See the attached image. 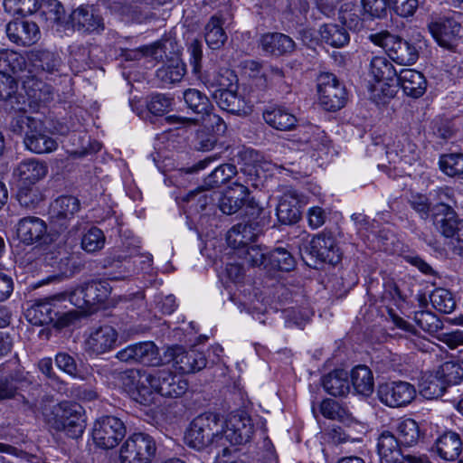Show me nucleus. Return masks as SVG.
<instances>
[{
    "mask_svg": "<svg viewBox=\"0 0 463 463\" xmlns=\"http://www.w3.org/2000/svg\"><path fill=\"white\" fill-rule=\"evenodd\" d=\"M296 267L292 253L285 248L277 247L268 253L266 270L289 272Z\"/></svg>",
    "mask_w": 463,
    "mask_h": 463,
    "instance_id": "32",
    "label": "nucleus"
},
{
    "mask_svg": "<svg viewBox=\"0 0 463 463\" xmlns=\"http://www.w3.org/2000/svg\"><path fill=\"white\" fill-rule=\"evenodd\" d=\"M71 64L78 69H85L89 65L90 50L84 45H71Z\"/></svg>",
    "mask_w": 463,
    "mask_h": 463,
    "instance_id": "64",
    "label": "nucleus"
},
{
    "mask_svg": "<svg viewBox=\"0 0 463 463\" xmlns=\"http://www.w3.org/2000/svg\"><path fill=\"white\" fill-rule=\"evenodd\" d=\"M48 422L56 430L64 431L69 437L78 439L86 426L84 409L76 402H61L52 407Z\"/></svg>",
    "mask_w": 463,
    "mask_h": 463,
    "instance_id": "6",
    "label": "nucleus"
},
{
    "mask_svg": "<svg viewBox=\"0 0 463 463\" xmlns=\"http://www.w3.org/2000/svg\"><path fill=\"white\" fill-rule=\"evenodd\" d=\"M105 236L103 232L97 228L91 227L82 236L81 247L82 249L90 253L98 251L104 247Z\"/></svg>",
    "mask_w": 463,
    "mask_h": 463,
    "instance_id": "53",
    "label": "nucleus"
},
{
    "mask_svg": "<svg viewBox=\"0 0 463 463\" xmlns=\"http://www.w3.org/2000/svg\"><path fill=\"white\" fill-rule=\"evenodd\" d=\"M278 221L284 225L297 223L301 218L300 201L295 192L285 193L277 206Z\"/></svg>",
    "mask_w": 463,
    "mask_h": 463,
    "instance_id": "26",
    "label": "nucleus"
},
{
    "mask_svg": "<svg viewBox=\"0 0 463 463\" xmlns=\"http://www.w3.org/2000/svg\"><path fill=\"white\" fill-rule=\"evenodd\" d=\"M80 210V201L73 196H60L50 206L51 222L56 225L59 232L67 227V222Z\"/></svg>",
    "mask_w": 463,
    "mask_h": 463,
    "instance_id": "20",
    "label": "nucleus"
},
{
    "mask_svg": "<svg viewBox=\"0 0 463 463\" xmlns=\"http://www.w3.org/2000/svg\"><path fill=\"white\" fill-rule=\"evenodd\" d=\"M433 307L444 314H450L456 307V301L450 291L439 288L430 296Z\"/></svg>",
    "mask_w": 463,
    "mask_h": 463,
    "instance_id": "50",
    "label": "nucleus"
},
{
    "mask_svg": "<svg viewBox=\"0 0 463 463\" xmlns=\"http://www.w3.org/2000/svg\"><path fill=\"white\" fill-rule=\"evenodd\" d=\"M240 175L237 168L232 164H222L215 167L214 170L208 175L203 184V189L209 190L220 187L222 184L229 182L233 176Z\"/></svg>",
    "mask_w": 463,
    "mask_h": 463,
    "instance_id": "37",
    "label": "nucleus"
},
{
    "mask_svg": "<svg viewBox=\"0 0 463 463\" xmlns=\"http://www.w3.org/2000/svg\"><path fill=\"white\" fill-rule=\"evenodd\" d=\"M65 298V295H61L37 300L26 310L28 321L35 326L54 323L58 327H64L71 325L77 317L75 312H63L58 306V302Z\"/></svg>",
    "mask_w": 463,
    "mask_h": 463,
    "instance_id": "4",
    "label": "nucleus"
},
{
    "mask_svg": "<svg viewBox=\"0 0 463 463\" xmlns=\"http://www.w3.org/2000/svg\"><path fill=\"white\" fill-rule=\"evenodd\" d=\"M46 234L47 224L39 217H24L16 224V236L25 245L41 242Z\"/></svg>",
    "mask_w": 463,
    "mask_h": 463,
    "instance_id": "21",
    "label": "nucleus"
},
{
    "mask_svg": "<svg viewBox=\"0 0 463 463\" xmlns=\"http://www.w3.org/2000/svg\"><path fill=\"white\" fill-rule=\"evenodd\" d=\"M322 385L332 396L343 397L350 392L349 374L346 371L336 369L323 377Z\"/></svg>",
    "mask_w": 463,
    "mask_h": 463,
    "instance_id": "31",
    "label": "nucleus"
},
{
    "mask_svg": "<svg viewBox=\"0 0 463 463\" xmlns=\"http://www.w3.org/2000/svg\"><path fill=\"white\" fill-rule=\"evenodd\" d=\"M125 435L123 421L114 416H103L97 420L92 431L94 442L104 449L115 448Z\"/></svg>",
    "mask_w": 463,
    "mask_h": 463,
    "instance_id": "10",
    "label": "nucleus"
},
{
    "mask_svg": "<svg viewBox=\"0 0 463 463\" xmlns=\"http://www.w3.org/2000/svg\"><path fill=\"white\" fill-rule=\"evenodd\" d=\"M225 430L222 426V439H226L232 445H241L249 442L253 434V424L250 418L242 414L229 417L225 422Z\"/></svg>",
    "mask_w": 463,
    "mask_h": 463,
    "instance_id": "17",
    "label": "nucleus"
},
{
    "mask_svg": "<svg viewBox=\"0 0 463 463\" xmlns=\"http://www.w3.org/2000/svg\"><path fill=\"white\" fill-rule=\"evenodd\" d=\"M184 99L187 107L196 116H203L212 110V103L209 97L198 89H186L184 92Z\"/></svg>",
    "mask_w": 463,
    "mask_h": 463,
    "instance_id": "43",
    "label": "nucleus"
},
{
    "mask_svg": "<svg viewBox=\"0 0 463 463\" xmlns=\"http://www.w3.org/2000/svg\"><path fill=\"white\" fill-rule=\"evenodd\" d=\"M173 362L182 373H191L206 366L204 354L195 349L184 350L183 346L174 345L165 351V363Z\"/></svg>",
    "mask_w": 463,
    "mask_h": 463,
    "instance_id": "11",
    "label": "nucleus"
},
{
    "mask_svg": "<svg viewBox=\"0 0 463 463\" xmlns=\"http://www.w3.org/2000/svg\"><path fill=\"white\" fill-rule=\"evenodd\" d=\"M321 39L327 44L340 48L347 44L350 41V35L347 30L338 24H327L321 26Z\"/></svg>",
    "mask_w": 463,
    "mask_h": 463,
    "instance_id": "42",
    "label": "nucleus"
},
{
    "mask_svg": "<svg viewBox=\"0 0 463 463\" xmlns=\"http://www.w3.org/2000/svg\"><path fill=\"white\" fill-rule=\"evenodd\" d=\"M370 75L377 83H383V87H391L389 80L396 76L393 66L384 57H373L370 63Z\"/></svg>",
    "mask_w": 463,
    "mask_h": 463,
    "instance_id": "38",
    "label": "nucleus"
},
{
    "mask_svg": "<svg viewBox=\"0 0 463 463\" xmlns=\"http://www.w3.org/2000/svg\"><path fill=\"white\" fill-rule=\"evenodd\" d=\"M445 383L436 374L425 375L420 383V393L428 400L441 397L447 389Z\"/></svg>",
    "mask_w": 463,
    "mask_h": 463,
    "instance_id": "45",
    "label": "nucleus"
},
{
    "mask_svg": "<svg viewBox=\"0 0 463 463\" xmlns=\"http://www.w3.org/2000/svg\"><path fill=\"white\" fill-rule=\"evenodd\" d=\"M435 451L440 458L447 461H456L463 463L459 458L463 452V442L458 433L455 431H446L440 435L435 442Z\"/></svg>",
    "mask_w": 463,
    "mask_h": 463,
    "instance_id": "24",
    "label": "nucleus"
},
{
    "mask_svg": "<svg viewBox=\"0 0 463 463\" xmlns=\"http://www.w3.org/2000/svg\"><path fill=\"white\" fill-rule=\"evenodd\" d=\"M309 130L312 132V137L303 139L304 144L308 145L311 149L316 151L326 149L329 142L326 134L313 125H309Z\"/></svg>",
    "mask_w": 463,
    "mask_h": 463,
    "instance_id": "63",
    "label": "nucleus"
},
{
    "mask_svg": "<svg viewBox=\"0 0 463 463\" xmlns=\"http://www.w3.org/2000/svg\"><path fill=\"white\" fill-rule=\"evenodd\" d=\"M415 151L416 145L413 144L407 136L402 135L396 142H394L393 148L388 147L386 153L388 156L394 154L402 159H407L410 155H413Z\"/></svg>",
    "mask_w": 463,
    "mask_h": 463,
    "instance_id": "59",
    "label": "nucleus"
},
{
    "mask_svg": "<svg viewBox=\"0 0 463 463\" xmlns=\"http://www.w3.org/2000/svg\"><path fill=\"white\" fill-rule=\"evenodd\" d=\"M146 372L138 370H127L119 373V380L126 390L132 393L133 398L142 404L149 402V397L152 394L147 386V383L142 382L143 374Z\"/></svg>",
    "mask_w": 463,
    "mask_h": 463,
    "instance_id": "25",
    "label": "nucleus"
},
{
    "mask_svg": "<svg viewBox=\"0 0 463 463\" xmlns=\"http://www.w3.org/2000/svg\"><path fill=\"white\" fill-rule=\"evenodd\" d=\"M22 87H34L38 84V80L32 75H19L10 73L5 71H0V87L2 85L13 87L14 85Z\"/></svg>",
    "mask_w": 463,
    "mask_h": 463,
    "instance_id": "56",
    "label": "nucleus"
},
{
    "mask_svg": "<svg viewBox=\"0 0 463 463\" xmlns=\"http://www.w3.org/2000/svg\"><path fill=\"white\" fill-rule=\"evenodd\" d=\"M31 59L37 66L49 72L57 70L60 64L58 57L53 52L45 50L33 51Z\"/></svg>",
    "mask_w": 463,
    "mask_h": 463,
    "instance_id": "55",
    "label": "nucleus"
},
{
    "mask_svg": "<svg viewBox=\"0 0 463 463\" xmlns=\"http://www.w3.org/2000/svg\"><path fill=\"white\" fill-rule=\"evenodd\" d=\"M235 250L238 257L243 259L248 265L251 267H263L266 269L268 254L264 252L260 246L246 245Z\"/></svg>",
    "mask_w": 463,
    "mask_h": 463,
    "instance_id": "47",
    "label": "nucleus"
},
{
    "mask_svg": "<svg viewBox=\"0 0 463 463\" xmlns=\"http://www.w3.org/2000/svg\"><path fill=\"white\" fill-rule=\"evenodd\" d=\"M17 200L21 206L35 209L43 202L44 196L35 184H22L17 192Z\"/></svg>",
    "mask_w": 463,
    "mask_h": 463,
    "instance_id": "44",
    "label": "nucleus"
},
{
    "mask_svg": "<svg viewBox=\"0 0 463 463\" xmlns=\"http://www.w3.org/2000/svg\"><path fill=\"white\" fill-rule=\"evenodd\" d=\"M306 250L311 257L323 263L335 265L342 259V252L331 232H323L314 236Z\"/></svg>",
    "mask_w": 463,
    "mask_h": 463,
    "instance_id": "14",
    "label": "nucleus"
},
{
    "mask_svg": "<svg viewBox=\"0 0 463 463\" xmlns=\"http://www.w3.org/2000/svg\"><path fill=\"white\" fill-rule=\"evenodd\" d=\"M165 120L170 125H175L177 128L203 126L206 128H212L215 136L224 133L227 128L222 118L211 111L205 113V115L194 118L171 115L165 118Z\"/></svg>",
    "mask_w": 463,
    "mask_h": 463,
    "instance_id": "19",
    "label": "nucleus"
},
{
    "mask_svg": "<svg viewBox=\"0 0 463 463\" xmlns=\"http://www.w3.org/2000/svg\"><path fill=\"white\" fill-rule=\"evenodd\" d=\"M401 442L397 437L389 430H384L378 438V454L380 463H411L401 450Z\"/></svg>",
    "mask_w": 463,
    "mask_h": 463,
    "instance_id": "23",
    "label": "nucleus"
},
{
    "mask_svg": "<svg viewBox=\"0 0 463 463\" xmlns=\"http://www.w3.org/2000/svg\"><path fill=\"white\" fill-rule=\"evenodd\" d=\"M223 19L220 15H213L204 27V38L207 45L213 50L221 49L227 41V34L222 27Z\"/></svg>",
    "mask_w": 463,
    "mask_h": 463,
    "instance_id": "35",
    "label": "nucleus"
},
{
    "mask_svg": "<svg viewBox=\"0 0 463 463\" xmlns=\"http://www.w3.org/2000/svg\"><path fill=\"white\" fill-rule=\"evenodd\" d=\"M25 68L26 60L21 53L10 49L0 50V71L19 75H31Z\"/></svg>",
    "mask_w": 463,
    "mask_h": 463,
    "instance_id": "36",
    "label": "nucleus"
},
{
    "mask_svg": "<svg viewBox=\"0 0 463 463\" xmlns=\"http://www.w3.org/2000/svg\"><path fill=\"white\" fill-rule=\"evenodd\" d=\"M319 104L325 110L335 111L341 109L346 103V89H318Z\"/></svg>",
    "mask_w": 463,
    "mask_h": 463,
    "instance_id": "39",
    "label": "nucleus"
},
{
    "mask_svg": "<svg viewBox=\"0 0 463 463\" xmlns=\"http://www.w3.org/2000/svg\"><path fill=\"white\" fill-rule=\"evenodd\" d=\"M377 396L381 402L399 408L411 403L416 396L414 386L407 382H390L378 386Z\"/></svg>",
    "mask_w": 463,
    "mask_h": 463,
    "instance_id": "12",
    "label": "nucleus"
},
{
    "mask_svg": "<svg viewBox=\"0 0 463 463\" xmlns=\"http://www.w3.org/2000/svg\"><path fill=\"white\" fill-rule=\"evenodd\" d=\"M437 224L441 234L449 239V248L454 255L463 257V219H460L456 212L448 204L436 205Z\"/></svg>",
    "mask_w": 463,
    "mask_h": 463,
    "instance_id": "7",
    "label": "nucleus"
},
{
    "mask_svg": "<svg viewBox=\"0 0 463 463\" xmlns=\"http://www.w3.org/2000/svg\"><path fill=\"white\" fill-rule=\"evenodd\" d=\"M255 225L241 222L232 226L227 233V242L234 250L249 245V242L257 237Z\"/></svg>",
    "mask_w": 463,
    "mask_h": 463,
    "instance_id": "33",
    "label": "nucleus"
},
{
    "mask_svg": "<svg viewBox=\"0 0 463 463\" xmlns=\"http://www.w3.org/2000/svg\"><path fill=\"white\" fill-rule=\"evenodd\" d=\"M394 13L403 18L411 17L419 7V0H390Z\"/></svg>",
    "mask_w": 463,
    "mask_h": 463,
    "instance_id": "62",
    "label": "nucleus"
},
{
    "mask_svg": "<svg viewBox=\"0 0 463 463\" xmlns=\"http://www.w3.org/2000/svg\"><path fill=\"white\" fill-rule=\"evenodd\" d=\"M260 46L266 53L272 56H282L294 52L296 44L288 35L280 33H270L262 35Z\"/></svg>",
    "mask_w": 463,
    "mask_h": 463,
    "instance_id": "28",
    "label": "nucleus"
},
{
    "mask_svg": "<svg viewBox=\"0 0 463 463\" xmlns=\"http://www.w3.org/2000/svg\"><path fill=\"white\" fill-rule=\"evenodd\" d=\"M397 439L403 446H412L420 439V429L417 422L412 419H404L396 425Z\"/></svg>",
    "mask_w": 463,
    "mask_h": 463,
    "instance_id": "46",
    "label": "nucleus"
},
{
    "mask_svg": "<svg viewBox=\"0 0 463 463\" xmlns=\"http://www.w3.org/2000/svg\"><path fill=\"white\" fill-rule=\"evenodd\" d=\"M339 21L349 30L360 31L364 21L359 15V9L352 4H345L339 11Z\"/></svg>",
    "mask_w": 463,
    "mask_h": 463,
    "instance_id": "52",
    "label": "nucleus"
},
{
    "mask_svg": "<svg viewBox=\"0 0 463 463\" xmlns=\"http://www.w3.org/2000/svg\"><path fill=\"white\" fill-rule=\"evenodd\" d=\"M369 39L382 47L392 61L406 66L414 64L419 59L420 52L427 47V41L420 33L404 40L388 31H383L371 34Z\"/></svg>",
    "mask_w": 463,
    "mask_h": 463,
    "instance_id": "2",
    "label": "nucleus"
},
{
    "mask_svg": "<svg viewBox=\"0 0 463 463\" xmlns=\"http://www.w3.org/2000/svg\"><path fill=\"white\" fill-rule=\"evenodd\" d=\"M118 332L109 325L94 328L86 340V350L94 354H102L114 348Z\"/></svg>",
    "mask_w": 463,
    "mask_h": 463,
    "instance_id": "22",
    "label": "nucleus"
},
{
    "mask_svg": "<svg viewBox=\"0 0 463 463\" xmlns=\"http://www.w3.org/2000/svg\"><path fill=\"white\" fill-rule=\"evenodd\" d=\"M181 47L175 39L165 37L149 44L150 57L156 62H176L181 61Z\"/></svg>",
    "mask_w": 463,
    "mask_h": 463,
    "instance_id": "27",
    "label": "nucleus"
},
{
    "mask_svg": "<svg viewBox=\"0 0 463 463\" xmlns=\"http://www.w3.org/2000/svg\"><path fill=\"white\" fill-rule=\"evenodd\" d=\"M415 323L425 332L432 333L440 326L439 319L430 311H417L414 313Z\"/></svg>",
    "mask_w": 463,
    "mask_h": 463,
    "instance_id": "60",
    "label": "nucleus"
},
{
    "mask_svg": "<svg viewBox=\"0 0 463 463\" xmlns=\"http://www.w3.org/2000/svg\"><path fill=\"white\" fill-rule=\"evenodd\" d=\"M441 171L451 177H461L463 175V154L454 153L443 155L439 158Z\"/></svg>",
    "mask_w": 463,
    "mask_h": 463,
    "instance_id": "51",
    "label": "nucleus"
},
{
    "mask_svg": "<svg viewBox=\"0 0 463 463\" xmlns=\"http://www.w3.org/2000/svg\"><path fill=\"white\" fill-rule=\"evenodd\" d=\"M35 89H0V101L5 109L23 112L13 118L10 131L24 137L25 147L35 154L52 153L58 147L57 141L47 134L44 122L38 118L31 117L24 112L31 107L29 96Z\"/></svg>",
    "mask_w": 463,
    "mask_h": 463,
    "instance_id": "1",
    "label": "nucleus"
},
{
    "mask_svg": "<svg viewBox=\"0 0 463 463\" xmlns=\"http://www.w3.org/2000/svg\"><path fill=\"white\" fill-rule=\"evenodd\" d=\"M222 420L218 414L205 412L197 416L185 433V443L197 450L222 440Z\"/></svg>",
    "mask_w": 463,
    "mask_h": 463,
    "instance_id": "5",
    "label": "nucleus"
},
{
    "mask_svg": "<svg viewBox=\"0 0 463 463\" xmlns=\"http://www.w3.org/2000/svg\"><path fill=\"white\" fill-rule=\"evenodd\" d=\"M263 118L267 124L281 131L291 129L297 123L296 117L281 108L265 111Z\"/></svg>",
    "mask_w": 463,
    "mask_h": 463,
    "instance_id": "41",
    "label": "nucleus"
},
{
    "mask_svg": "<svg viewBox=\"0 0 463 463\" xmlns=\"http://www.w3.org/2000/svg\"><path fill=\"white\" fill-rule=\"evenodd\" d=\"M260 167L256 165L245 164L233 186L220 199V210L228 215L237 213L244 204L249 194V187L258 188L261 181Z\"/></svg>",
    "mask_w": 463,
    "mask_h": 463,
    "instance_id": "3",
    "label": "nucleus"
},
{
    "mask_svg": "<svg viewBox=\"0 0 463 463\" xmlns=\"http://www.w3.org/2000/svg\"><path fill=\"white\" fill-rule=\"evenodd\" d=\"M4 8L13 15H26L38 10V2L37 0H4Z\"/></svg>",
    "mask_w": 463,
    "mask_h": 463,
    "instance_id": "54",
    "label": "nucleus"
},
{
    "mask_svg": "<svg viewBox=\"0 0 463 463\" xmlns=\"http://www.w3.org/2000/svg\"><path fill=\"white\" fill-rule=\"evenodd\" d=\"M155 439L148 434L137 432L130 435L120 448L121 463H151L156 456Z\"/></svg>",
    "mask_w": 463,
    "mask_h": 463,
    "instance_id": "8",
    "label": "nucleus"
},
{
    "mask_svg": "<svg viewBox=\"0 0 463 463\" xmlns=\"http://www.w3.org/2000/svg\"><path fill=\"white\" fill-rule=\"evenodd\" d=\"M428 28L439 46L454 51L459 40L461 25L453 18H440L428 24Z\"/></svg>",
    "mask_w": 463,
    "mask_h": 463,
    "instance_id": "16",
    "label": "nucleus"
},
{
    "mask_svg": "<svg viewBox=\"0 0 463 463\" xmlns=\"http://www.w3.org/2000/svg\"><path fill=\"white\" fill-rule=\"evenodd\" d=\"M38 9L46 16V19L56 23L60 22L65 14V10L58 0H43L40 4L38 3Z\"/></svg>",
    "mask_w": 463,
    "mask_h": 463,
    "instance_id": "57",
    "label": "nucleus"
},
{
    "mask_svg": "<svg viewBox=\"0 0 463 463\" xmlns=\"http://www.w3.org/2000/svg\"><path fill=\"white\" fill-rule=\"evenodd\" d=\"M353 389L355 393L370 396L373 392L374 382L372 371L365 365H357L350 374Z\"/></svg>",
    "mask_w": 463,
    "mask_h": 463,
    "instance_id": "34",
    "label": "nucleus"
},
{
    "mask_svg": "<svg viewBox=\"0 0 463 463\" xmlns=\"http://www.w3.org/2000/svg\"><path fill=\"white\" fill-rule=\"evenodd\" d=\"M136 361L147 366H159L165 364V356L159 355L157 346L150 341L135 344Z\"/></svg>",
    "mask_w": 463,
    "mask_h": 463,
    "instance_id": "40",
    "label": "nucleus"
},
{
    "mask_svg": "<svg viewBox=\"0 0 463 463\" xmlns=\"http://www.w3.org/2000/svg\"><path fill=\"white\" fill-rule=\"evenodd\" d=\"M435 373L445 383L447 386L458 384L463 379L462 366L454 361L443 363L436 370Z\"/></svg>",
    "mask_w": 463,
    "mask_h": 463,
    "instance_id": "49",
    "label": "nucleus"
},
{
    "mask_svg": "<svg viewBox=\"0 0 463 463\" xmlns=\"http://www.w3.org/2000/svg\"><path fill=\"white\" fill-rule=\"evenodd\" d=\"M48 172L47 165L43 161L31 158L22 161L14 170L23 184H35L43 179Z\"/></svg>",
    "mask_w": 463,
    "mask_h": 463,
    "instance_id": "30",
    "label": "nucleus"
},
{
    "mask_svg": "<svg viewBox=\"0 0 463 463\" xmlns=\"http://www.w3.org/2000/svg\"><path fill=\"white\" fill-rule=\"evenodd\" d=\"M185 71V64L181 60L176 62L165 63L162 68L157 70L156 76L165 84H175L181 81Z\"/></svg>",
    "mask_w": 463,
    "mask_h": 463,
    "instance_id": "48",
    "label": "nucleus"
},
{
    "mask_svg": "<svg viewBox=\"0 0 463 463\" xmlns=\"http://www.w3.org/2000/svg\"><path fill=\"white\" fill-rule=\"evenodd\" d=\"M142 378V382L147 383L150 391L154 390L165 397H180L188 389L187 381L169 369L154 370L143 374Z\"/></svg>",
    "mask_w": 463,
    "mask_h": 463,
    "instance_id": "9",
    "label": "nucleus"
},
{
    "mask_svg": "<svg viewBox=\"0 0 463 463\" xmlns=\"http://www.w3.org/2000/svg\"><path fill=\"white\" fill-rule=\"evenodd\" d=\"M110 290L109 284L105 280L91 281L77 288L70 295V301L80 308L91 307L105 302Z\"/></svg>",
    "mask_w": 463,
    "mask_h": 463,
    "instance_id": "15",
    "label": "nucleus"
},
{
    "mask_svg": "<svg viewBox=\"0 0 463 463\" xmlns=\"http://www.w3.org/2000/svg\"><path fill=\"white\" fill-rule=\"evenodd\" d=\"M173 99L165 94H155L146 102L148 111L155 116H162L171 108Z\"/></svg>",
    "mask_w": 463,
    "mask_h": 463,
    "instance_id": "58",
    "label": "nucleus"
},
{
    "mask_svg": "<svg viewBox=\"0 0 463 463\" xmlns=\"http://www.w3.org/2000/svg\"><path fill=\"white\" fill-rule=\"evenodd\" d=\"M219 107L228 112L240 114L246 112L247 101L241 93L232 89H217L213 93Z\"/></svg>",
    "mask_w": 463,
    "mask_h": 463,
    "instance_id": "29",
    "label": "nucleus"
},
{
    "mask_svg": "<svg viewBox=\"0 0 463 463\" xmlns=\"http://www.w3.org/2000/svg\"><path fill=\"white\" fill-rule=\"evenodd\" d=\"M5 32L8 39L18 46H31L36 43L41 33L36 23L15 19L6 24Z\"/></svg>",
    "mask_w": 463,
    "mask_h": 463,
    "instance_id": "18",
    "label": "nucleus"
},
{
    "mask_svg": "<svg viewBox=\"0 0 463 463\" xmlns=\"http://www.w3.org/2000/svg\"><path fill=\"white\" fill-rule=\"evenodd\" d=\"M400 87H422L426 84L423 74L416 70H403L396 78Z\"/></svg>",
    "mask_w": 463,
    "mask_h": 463,
    "instance_id": "61",
    "label": "nucleus"
},
{
    "mask_svg": "<svg viewBox=\"0 0 463 463\" xmlns=\"http://www.w3.org/2000/svg\"><path fill=\"white\" fill-rule=\"evenodd\" d=\"M72 28L83 34H100L105 23L99 11L93 5H80L70 14Z\"/></svg>",
    "mask_w": 463,
    "mask_h": 463,
    "instance_id": "13",
    "label": "nucleus"
}]
</instances>
